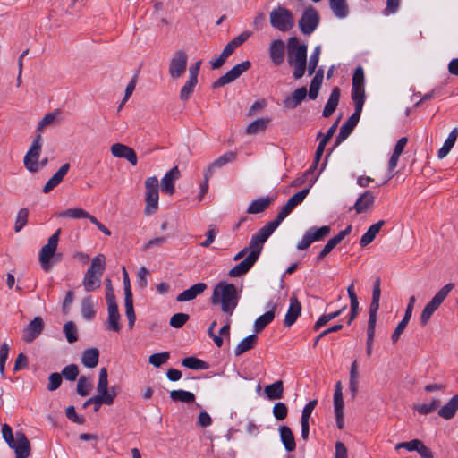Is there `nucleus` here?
Listing matches in <instances>:
<instances>
[{"label":"nucleus","mask_w":458,"mask_h":458,"mask_svg":"<svg viewBox=\"0 0 458 458\" xmlns=\"http://www.w3.org/2000/svg\"><path fill=\"white\" fill-rule=\"evenodd\" d=\"M267 239L268 236L261 229L252 235L249 245L233 257L235 261L242 259L243 257L245 259L229 270V276L238 277L248 273L260 256L263 245Z\"/></svg>","instance_id":"f257e3e1"},{"label":"nucleus","mask_w":458,"mask_h":458,"mask_svg":"<svg viewBox=\"0 0 458 458\" xmlns=\"http://www.w3.org/2000/svg\"><path fill=\"white\" fill-rule=\"evenodd\" d=\"M239 298L237 288L234 284L219 282L213 290L211 303L213 305H219L221 310L230 317L238 305Z\"/></svg>","instance_id":"f03ea898"},{"label":"nucleus","mask_w":458,"mask_h":458,"mask_svg":"<svg viewBox=\"0 0 458 458\" xmlns=\"http://www.w3.org/2000/svg\"><path fill=\"white\" fill-rule=\"evenodd\" d=\"M288 63L293 67V76L302 78L307 68V46L294 37L288 39Z\"/></svg>","instance_id":"7ed1b4c3"},{"label":"nucleus","mask_w":458,"mask_h":458,"mask_svg":"<svg viewBox=\"0 0 458 458\" xmlns=\"http://www.w3.org/2000/svg\"><path fill=\"white\" fill-rule=\"evenodd\" d=\"M2 437L8 446L14 451L15 458H29L31 454V445L22 431L13 433L8 424L2 426Z\"/></svg>","instance_id":"20e7f679"},{"label":"nucleus","mask_w":458,"mask_h":458,"mask_svg":"<svg viewBox=\"0 0 458 458\" xmlns=\"http://www.w3.org/2000/svg\"><path fill=\"white\" fill-rule=\"evenodd\" d=\"M106 267V257L103 254H98L93 258L90 267L88 268L82 285L84 290L88 293L93 292L100 287L101 276Z\"/></svg>","instance_id":"39448f33"},{"label":"nucleus","mask_w":458,"mask_h":458,"mask_svg":"<svg viewBox=\"0 0 458 458\" xmlns=\"http://www.w3.org/2000/svg\"><path fill=\"white\" fill-rule=\"evenodd\" d=\"M269 21L274 29L281 32L291 30L295 24L293 13L282 6H277L270 12Z\"/></svg>","instance_id":"423d86ee"},{"label":"nucleus","mask_w":458,"mask_h":458,"mask_svg":"<svg viewBox=\"0 0 458 458\" xmlns=\"http://www.w3.org/2000/svg\"><path fill=\"white\" fill-rule=\"evenodd\" d=\"M454 288V284H446L426 304L420 315V323L422 326L427 325L433 313L440 307V305L444 302L445 298L448 296V294Z\"/></svg>","instance_id":"0eeeda50"},{"label":"nucleus","mask_w":458,"mask_h":458,"mask_svg":"<svg viewBox=\"0 0 458 458\" xmlns=\"http://www.w3.org/2000/svg\"><path fill=\"white\" fill-rule=\"evenodd\" d=\"M61 233V229H58L53 235H51L38 254V260L41 267L45 271H48L53 263H51V259H54V263L57 262L59 259H55V252L58 245L59 235Z\"/></svg>","instance_id":"6e6552de"},{"label":"nucleus","mask_w":458,"mask_h":458,"mask_svg":"<svg viewBox=\"0 0 458 458\" xmlns=\"http://www.w3.org/2000/svg\"><path fill=\"white\" fill-rule=\"evenodd\" d=\"M145 202L144 213L146 216L155 214L158 209V180L156 176H151L145 181Z\"/></svg>","instance_id":"1a4fd4ad"},{"label":"nucleus","mask_w":458,"mask_h":458,"mask_svg":"<svg viewBox=\"0 0 458 458\" xmlns=\"http://www.w3.org/2000/svg\"><path fill=\"white\" fill-rule=\"evenodd\" d=\"M41 140V135L38 134L33 140L30 149L24 156V166L28 171L32 173L38 171L39 168L38 158L42 148Z\"/></svg>","instance_id":"9d476101"},{"label":"nucleus","mask_w":458,"mask_h":458,"mask_svg":"<svg viewBox=\"0 0 458 458\" xmlns=\"http://www.w3.org/2000/svg\"><path fill=\"white\" fill-rule=\"evenodd\" d=\"M188 55L184 50H177L172 55L169 62V75L172 79L181 78L187 68Z\"/></svg>","instance_id":"9b49d317"},{"label":"nucleus","mask_w":458,"mask_h":458,"mask_svg":"<svg viewBox=\"0 0 458 458\" xmlns=\"http://www.w3.org/2000/svg\"><path fill=\"white\" fill-rule=\"evenodd\" d=\"M319 22V15L318 11L310 6L302 13L299 20V27L301 31L305 35L311 34L318 27Z\"/></svg>","instance_id":"f8f14e48"},{"label":"nucleus","mask_w":458,"mask_h":458,"mask_svg":"<svg viewBox=\"0 0 458 458\" xmlns=\"http://www.w3.org/2000/svg\"><path fill=\"white\" fill-rule=\"evenodd\" d=\"M330 226L324 225L319 228H310L302 239L299 242L297 249L303 250L308 249L314 242L320 241L330 233Z\"/></svg>","instance_id":"ddd939ff"},{"label":"nucleus","mask_w":458,"mask_h":458,"mask_svg":"<svg viewBox=\"0 0 458 458\" xmlns=\"http://www.w3.org/2000/svg\"><path fill=\"white\" fill-rule=\"evenodd\" d=\"M251 66L250 61H244L241 64L234 65L230 71H228L225 75L221 76L213 83V88L216 89L219 87H223L225 84L234 81L238 79L244 72L248 71Z\"/></svg>","instance_id":"4468645a"},{"label":"nucleus","mask_w":458,"mask_h":458,"mask_svg":"<svg viewBox=\"0 0 458 458\" xmlns=\"http://www.w3.org/2000/svg\"><path fill=\"white\" fill-rule=\"evenodd\" d=\"M296 206L293 203L290 199L281 208L275 220L267 223L262 228H260L268 237L274 233V231L279 226L283 220H284L290 213L293 210Z\"/></svg>","instance_id":"2eb2a0df"},{"label":"nucleus","mask_w":458,"mask_h":458,"mask_svg":"<svg viewBox=\"0 0 458 458\" xmlns=\"http://www.w3.org/2000/svg\"><path fill=\"white\" fill-rule=\"evenodd\" d=\"M296 206L293 203L290 199L281 208L275 220L267 223L262 228H260L268 237L274 233V231L279 226L283 220H284L290 213L293 210Z\"/></svg>","instance_id":"dca6fc26"},{"label":"nucleus","mask_w":458,"mask_h":458,"mask_svg":"<svg viewBox=\"0 0 458 458\" xmlns=\"http://www.w3.org/2000/svg\"><path fill=\"white\" fill-rule=\"evenodd\" d=\"M296 206L293 203L290 199L281 208L275 220L267 223L262 228H260L268 237L274 233V231L279 226L283 220H284L290 213L293 210Z\"/></svg>","instance_id":"f3484780"},{"label":"nucleus","mask_w":458,"mask_h":458,"mask_svg":"<svg viewBox=\"0 0 458 458\" xmlns=\"http://www.w3.org/2000/svg\"><path fill=\"white\" fill-rule=\"evenodd\" d=\"M296 206L293 203L290 199L281 208L275 220L267 223L262 228H260L268 237L274 233V231L279 226L283 220H284L290 213L293 210Z\"/></svg>","instance_id":"a211bd4d"},{"label":"nucleus","mask_w":458,"mask_h":458,"mask_svg":"<svg viewBox=\"0 0 458 458\" xmlns=\"http://www.w3.org/2000/svg\"><path fill=\"white\" fill-rule=\"evenodd\" d=\"M296 206L293 203L290 199L281 208L275 220L267 223L262 228H260L268 237L274 233V231L279 226L283 220H284L290 213L293 210Z\"/></svg>","instance_id":"6ab92c4d"},{"label":"nucleus","mask_w":458,"mask_h":458,"mask_svg":"<svg viewBox=\"0 0 458 458\" xmlns=\"http://www.w3.org/2000/svg\"><path fill=\"white\" fill-rule=\"evenodd\" d=\"M45 322L39 316L35 317L22 330V340L26 343L34 341L44 330Z\"/></svg>","instance_id":"aec40b11"},{"label":"nucleus","mask_w":458,"mask_h":458,"mask_svg":"<svg viewBox=\"0 0 458 458\" xmlns=\"http://www.w3.org/2000/svg\"><path fill=\"white\" fill-rule=\"evenodd\" d=\"M110 152L114 157L126 159L133 166L138 163L135 150L123 143L113 144L110 147Z\"/></svg>","instance_id":"412c9836"},{"label":"nucleus","mask_w":458,"mask_h":458,"mask_svg":"<svg viewBox=\"0 0 458 458\" xmlns=\"http://www.w3.org/2000/svg\"><path fill=\"white\" fill-rule=\"evenodd\" d=\"M269 57L271 62L276 65L279 66L284 63V43L281 39H274L270 42Z\"/></svg>","instance_id":"4be33fe9"},{"label":"nucleus","mask_w":458,"mask_h":458,"mask_svg":"<svg viewBox=\"0 0 458 458\" xmlns=\"http://www.w3.org/2000/svg\"><path fill=\"white\" fill-rule=\"evenodd\" d=\"M361 112H358L357 110L348 118V120L341 126L340 131L336 137V142L341 143L345 140L349 135L352 133V130L357 125Z\"/></svg>","instance_id":"5701e85b"},{"label":"nucleus","mask_w":458,"mask_h":458,"mask_svg":"<svg viewBox=\"0 0 458 458\" xmlns=\"http://www.w3.org/2000/svg\"><path fill=\"white\" fill-rule=\"evenodd\" d=\"M236 158V153L233 151H228L224 155L220 156L218 158L214 160L212 163L208 165V166L204 171L206 173V177H212L214 173L224 166L225 165L234 161Z\"/></svg>","instance_id":"b1692460"},{"label":"nucleus","mask_w":458,"mask_h":458,"mask_svg":"<svg viewBox=\"0 0 458 458\" xmlns=\"http://www.w3.org/2000/svg\"><path fill=\"white\" fill-rule=\"evenodd\" d=\"M381 295L380 280L377 278L372 291V301L369 306V318L368 324L376 325L377 313L379 308V300Z\"/></svg>","instance_id":"393cba45"},{"label":"nucleus","mask_w":458,"mask_h":458,"mask_svg":"<svg viewBox=\"0 0 458 458\" xmlns=\"http://www.w3.org/2000/svg\"><path fill=\"white\" fill-rule=\"evenodd\" d=\"M180 171L178 166L169 170L161 180V190L163 192L172 195L174 192V183L179 178Z\"/></svg>","instance_id":"a878e982"},{"label":"nucleus","mask_w":458,"mask_h":458,"mask_svg":"<svg viewBox=\"0 0 458 458\" xmlns=\"http://www.w3.org/2000/svg\"><path fill=\"white\" fill-rule=\"evenodd\" d=\"M207 289L205 283H198L184 290L177 295L176 301L178 302H185L194 300L198 295H200Z\"/></svg>","instance_id":"bb28decb"},{"label":"nucleus","mask_w":458,"mask_h":458,"mask_svg":"<svg viewBox=\"0 0 458 458\" xmlns=\"http://www.w3.org/2000/svg\"><path fill=\"white\" fill-rule=\"evenodd\" d=\"M301 302L295 296H292L290 299V305L284 318V325L288 327H291L301 315Z\"/></svg>","instance_id":"cd10ccee"},{"label":"nucleus","mask_w":458,"mask_h":458,"mask_svg":"<svg viewBox=\"0 0 458 458\" xmlns=\"http://www.w3.org/2000/svg\"><path fill=\"white\" fill-rule=\"evenodd\" d=\"M70 169V164L63 165L58 171L46 182L43 187V192L48 193L63 181Z\"/></svg>","instance_id":"c85d7f7f"},{"label":"nucleus","mask_w":458,"mask_h":458,"mask_svg":"<svg viewBox=\"0 0 458 458\" xmlns=\"http://www.w3.org/2000/svg\"><path fill=\"white\" fill-rule=\"evenodd\" d=\"M61 118V111L60 109H55L53 112H50L44 115V117L38 123L37 131L41 135V132L50 126H55L58 123Z\"/></svg>","instance_id":"c756f323"},{"label":"nucleus","mask_w":458,"mask_h":458,"mask_svg":"<svg viewBox=\"0 0 458 458\" xmlns=\"http://www.w3.org/2000/svg\"><path fill=\"white\" fill-rule=\"evenodd\" d=\"M307 93V89L305 87H301L295 89L291 96L284 99V106L286 108L294 109L306 98Z\"/></svg>","instance_id":"7c9ffc66"},{"label":"nucleus","mask_w":458,"mask_h":458,"mask_svg":"<svg viewBox=\"0 0 458 458\" xmlns=\"http://www.w3.org/2000/svg\"><path fill=\"white\" fill-rule=\"evenodd\" d=\"M375 201V197L370 191L361 194L354 204V209L358 214L364 213L370 208Z\"/></svg>","instance_id":"2f4dec72"},{"label":"nucleus","mask_w":458,"mask_h":458,"mask_svg":"<svg viewBox=\"0 0 458 458\" xmlns=\"http://www.w3.org/2000/svg\"><path fill=\"white\" fill-rule=\"evenodd\" d=\"M385 225L384 220H379L378 222L373 224L369 227L367 232L361 236L360 241V245L361 247H365L371 243L376 238L377 234L380 232L382 226Z\"/></svg>","instance_id":"473e14b6"},{"label":"nucleus","mask_w":458,"mask_h":458,"mask_svg":"<svg viewBox=\"0 0 458 458\" xmlns=\"http://www.w3.org/2000/svg\"><path fill=\"white\" fill-rule=\"evenodd\" d=\"M458 411V394L453 396L443 407L438 411V415L445 419H452Z\"/></svg>","instance_id":"72a5a7b5"},{"label":"nucleus","mask_w":458,"mask_h":458,"mask_svg":"<svg viewBox=\"0 0 458 458\" xmlns=\"http://www.w3.org/2000/svg\"><path fill=\"white\" fill-rule=\"evenodd\" d=\"M280 438L288 452H293L296 448L293 433L288 426H281L279 428Z\"/></svg>","instance_id":"f704fd0d"},{"label":"nucleus","mask_w":458,"mask_h":458,"mask_svg":"<svg viewBox=\"0 0 458 458\" xmlns=\"http://www.w3.org/2000/svg\"><path fill=\"white\" fill-rule=\"evenodd\" d=\"M340 98V89L338 87H335L331 94L329 96V98L324 107L323 110V116L324 117H329L333 114L335 110L336 109Z\"/></svg>","instance_id":"c9c22d12"},{"label":"nucleus","mask_w":458,"mask_h":458,"mask_svg":"<svg viewBox=\"0 0 458 458\" xmlns=\"http://www.w3.org/2000/svg\"><path fill=\"white\" fill-rule=\"evenodd\" d=\"M457 138H458V128L455 127L451 131L448 137L445 140L443 146L438 150V153H437L438 158L442 159L449 154V152L453 148L454 145L455 144Z\"/></svg>","instance_id":"e433bc0d"},{"label":"nucleus","mask_w":458,"mask_h":458,"mask_svg":"<svg viewBox=\"0 0 458 458\" xmlns=\"http://www.w3.org/2000/svg\"><path fill=\"white\" fill-rule=\"evenodd\" d=\"M108 317L106 322V327L107 329H112L114 332H119L122 325L120 323V313L118 310V307L107 308Z\"/></svg>","instance_id":"4c0bfd02"},{"label":"nucleus","mask_w":458,"mask_h":458,"mask_svg":"<svg viewBox=\"0 0 458 458\" xmlns=\"http://www.w3.org/2000/svg\"><path fill=\"white\" fill-rule=\"evenodd\" d=\"M99 359V351L97 348H89L82 352L81 363L89 369L97 367Z\"/></svg>","instance_id":"58836bf2"},{"label":"nucleus","mask_w":458,"mask_h":458,"mask_svg":"<svg viewBox=\"0 0 458 458\" xmlns=\"http://www.w3.org/2000/svg\"><path fill=\"white\" fill-rule=\"evenodd\" d=\"M273 201L274 199L270 197L255 199L249 205L247 213L252 215L261 213L267 209Z\"/></svg>","instance_id":"ea45409f"},{"label":"nucleus","mask_w":458,"mask_h":458,"mask_svg":"<svg viewBox=\"0 0 458 458\" xmlns=\"http://www.w3.org/2000/svg\"><path fill=\"white\" fill-rule=\"evenodd\" d=\"M264 392L269 400L281 399L284 394V383L277 380L273 384L267 385L264 388Z\"/></svg>","instance_id":"a19ab883"},{"label":"nucleus","mask_w":458,"mask_h":458,"mask_svg":"<svg viewBox=\"0 0 458 458\" xmlns=\"http://www.w3.org/2000/svg\"><path fill=\"white\" fill-rule=\"evenodd\" d=\"M359 389V372H358V363L354 360L350 369V377H349V390L352 394V398L355 399Z\"/></svg>","instance_id":"79ce46f5"},{"label":"nucleus","mask_w":458,"mask_h":458,"mask_svg":"<svg viewBox=\"0 0 458 458\" xmlns=\"http://www.w3.org/2000/svg\"><path fill=\"white\" fill-rule=\"evenodd\" d=\"M329 5L335 17L343 19L348 15L349 8L346 0H329Z\"/></svg>","instance_id":"37998d69"},{"label":"nucleus","mask_w":458,"mask_h":458,"mask_svg":"<svg viewBox=\"0 0 458 458\" xmlns=\"http://www.w3.org/2000/svg\"><path fill=\"white\" fill-rule=\"evenodd\" d=\"M276 305H273L271 310L267 311L265 314L259 316L254 323V329L257 333L261 332L275 318V310Z\"/></svg>","instance_id":"c03bdc74"},{"label":"nucleus","mask_w":458,"mask_h":458,"mask_svg":"<svg viewBox=\"0 0 458 458\" xmlns=\"http://www.w3.org/2000/svg\"><path fill=\"white\" fill-rule=\"evenodd\" d=\"M324 78V71L323 69H318L316 72L315 76L311 80L309 90V98L310 99H316L318 96V91L321 87L322 81Z\"/></svg>","instance_id":"a18cd8bd"},{"label":"nucleus","mask_w":458,"mask_h":458,"mask_svg":"<svg viewBox=\"0 0 458 458\" xmlns=\"http://www.w3.org/2000/svg\"><path fill=\"white\" fill-rule=\"evenodd\" d=\"M58 217H67L72 219L87 218L90 220L92 216L89 212L85 211L81 208H67L57 214Z\"/></svg>","instance_id":"49530a36"},{"label":"nucleus","mask_w":458,"mask_h":458,"mask_svg":"<svg viewBox=\"0 0 458 458\" xmlns=\"http://www.w3.org/2000/svg\"><path fill=\"white\" fill-rule=\"evenodd\" d=\"M257 341V336L255 335H248L243 338L234 348V354L236 356L242 355L243 352L251 350Z\"/></svg>","instance_id":"de8ad7c7"},{"label":"nucleus","mask_w":458,"mask_h":458,"mask_svg":"<svg viewBox=\"0 0 458 458\" xmlns=\"http://www.w3.org/2000/svg\"><path fill=\"white\" fill-rule=\"evenodd\" d=\"M170 397L173 401L185 403H192L195 402L194 394L185 390H173L170 392Z\"/></svg>","instance_id":"09e8293b"},{"label":"nucleus","mask_w":458,"mask_h":458,"mask_svg":"<svg viewBox=\"0 0 458 458\" xmlns=\"http://www.w3.org/2000/svg\"><path fill=\"white\" fill-rule=\"evenodd\" d=\"M352 98L355 105V110L361 112L365 100L364 87H352Z\"/></svg>","instance_id":"8fccbe9b"},{"label":"nucleus","mask_w":458,"mask_h":458,"mask_svg":"<svg viewBox=\"0 0 458 458\" xmlns=\"http://www.w3.org/2000/svg\"><path fill=\"white\" fill-rule=\"evenodd\" d=\"M270 123V118H261L253 121L246 129V132L250 135L257 134L266 130Z\"/></svg>","instance_id":"3c124183"},{"label":"nucleus","mask_w":458,"mask_h":458,"mask_svg":"<svg viewBox=\"0 0 458 458\" xmlns=\"http://www.w3.org/2000/svg\"><path fill=\"white\" fill-rule=\"evenodd\" d=\"M124 306H125V314L128 318V326L130 329H131L134 326L136 320V315L133 308V297L124 296Z\"/></svg>","instance_id":"603ef678"},{"label":"nucleus","mask_w":458,"mask_h":458,"mask_svg":"<svg viewBox=\"0 0 458 458\" xmlns=\"http://www.w3.org/2000/svg\"><path fill=\"white\" fill-rule=\"evenodd\" d=\"M92 388V382L90 378L81 376L77 383V393L81 396H87L89 394Z\"/></svg>","instance_id":"864d4df0"},{"label":"nucleus","mask_w":458,"mask_h":458,"mask_svg":"<svg viewBox=\"0 0 458 458\" xmlns=\"http://www.w3.org/2000/svg\"><path fill=\"white\" fill-rule=\"evenodd\" d=\"M198 83V80L189 78L184 86L180 91V99L182 101L188 100L194 91V89Z\"/></svg>","instance_id":"5fc2aeb1"},{"label":"nucleus","mask_w":458,"mask_h":458,"mask_svg":"<svg viewBox=\"0 0 458 458\" xmlns=\"http://www.w3.org/2000/svg\"><path fill=\"white\" fill-rule=\"evenodd\" d=\"M81 314L87 320H90L95 316L94 302L91 297L84 298L82 300Z\"/></svg>","instance_id":"6e6d98bb"},{"label":"nucleus","mask_w":458,"mask_h":458,"mask_svg":"<svg viewBox=\"0 0 458 458\" xmlns=\"http://www.w3.org/2000/svg\"><path fill=\"white\" fill-rule=\"evenodd\" d=\"M64 333L68 343L72 344L78 340V329L72 321H68L64 324Z\"/></svg>","instance_id":"4d7b16f0"},{"label":"nucleus","mask_w":458,"mask_h":458,"mask_svg":"<svg viewBox=\"0 0 458 458\" xmlns=\"http://www.w3.org/2000/svg\"><path fill=\"white\" fill-rule=\"evenodd\" d=\"M182 364L188 368V369H208V364L196 358V357H193V356H191V357H187L185 359L182 360Z\"/></svg>","instance_id":"13d9d810"},{"label":"nucleus","mask_w":458,"mask_h":458,"mask_svg":"<svg viewBox=\"0 0 458 458\" xmlns=\"http://www.w3.org/2000/svg\"><path fill=\"white\" fill-rule=\"evenodd\" d=\"M345 309H346V306H344L342 309H340L337 311H335V312L329 313V314H326V315H322L315 323L314 329L318 330L321 327L325 326L327 322H329L330 320L340 316L344 312V310H345Z\"/></svg>","instance_id":"bf43d9fd"},{"label":"nucleus","mask_w":458,"mask_h":458,"mask_svg":"<svg viewBox=\"0 0 458 458\" xmlns=\"http://www.w3.org/2000/svg\"><path fill=\"white\" fill-rule=\"evenodd\" d=\"M108 389V373L106 368H102L99 370L98 375V383L97 386V390L98 394H106V390Z\"/></svg>","instance_id":"052dcab7"},{"label":"nucleus","mask_w":458,"mask_h":458,"mask_svg":"<svg viewBox=\"0 0 458 458\" xmlns=\"http://www.w3.org/2000/svg\"><path fill=\"white\" fill-rule=\"evenodd\" d=\"M29 217V210L26 208H21L17 214L14 231L19 233L27 224Z\"/></svg>","instance_id":"680f3d73"},{"label":"nucleus","mask_w":458,"mask_h":458,"mask_svg":"<svg viewBox=\"0 0 458 458\" xmlns=\"http://www.w3.org/2000/svg\"><path fill=\"white\" fill-rule=\"evenodd\" d=\"M170 358V353L168 352L155 353L149 356L148 361L151 365L156 368L161 367L163 364H165Z\"/></svg>","instance_id":"e2e57ef3"},{"label":"nucleus","mask_w":458,"mask_h":458,"mask_svg":"<svg viewBox=\"0 0 458 458\" xmlns=\"http://www.w3.org/2000/svg\"><path fill=\"white\" fill-rule=\"evenodd\" d=\"M440 404L437 399L432 400L429 403H421L414 406V409L420 414H428L434 411Z\"/></svg>","instance_id":"0e129e2a"},{"label":"nucleus","mask_w":458,"mask_h":458,"mask_svg":"<svg viewBox=\"0 0 458 458\" xmlns=\"http://www.w3.org/2000/svg\"><path fill=\"white\" fill-rule=\"evenodd\" d=\"M320 53H321V47H320V46H317L309 59V64H308L309 75H311L315 72L316 68L318 64V61H319Z\"/></svg>","instance_id":"69168bd1"},{"label":"nucleus","mask_w":458,"mask_h":458,"mask_svg":"<svg viewBox=\"0 0 458 458\" xmlns=\"http://www.w3.org/2000/svg\"><path fill=\"white\" fill-rule=\"evenodd\" d=\"M190 318L186 313H176L170 318L169 324L174 328H181Z\"/></svg>","instance_id":"338daca9"},{"label":"nucleus","mask_w":458,"mask_h":458,"mask_svg":"<svg viewBox=\"0 0 458 458\" xmlns=\"http://www.w3.org/2000/svg\"><path fill=\"white\" fill-rule=\"evenodd\" d=\"M273 415L277 420H283L287 417L288 408L284 403H276L273 406Z\"/></svg>","instance_id":"774afa93"}]
</instances>
